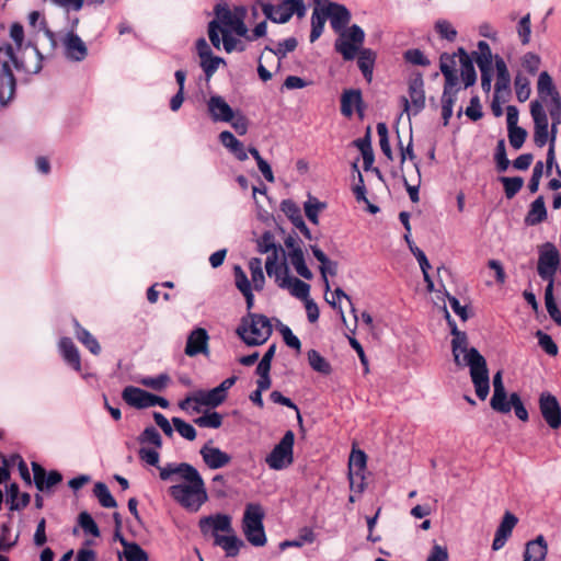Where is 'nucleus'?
<instances>
[{
  "mask_svg": "<svg viewBox=\"0 0 561 561\" xmlns=\"http://www.w3.org/2000/svg\"><path fill=\"white\" fill-rule=\"evenodd\" d=\"M159 477L162 481L176 482L169 488V495L188 512H198L208 501L203 477L187 462H169L159 468Z\"/></svg>",
  "mask_w": 561,
  "mask_h": 561,
  "instance_id": "1",
  "label": "nucleus"
},
{
  "mask_svg": "<svg viewBox=\"0 0 561 561\" xmlns=\"http://www.w3.org/2000/svg\"><path fill=\"white\" fill-rule=\"evenodd\" d=\"M444 311L453 334L451 352L454 362L460 368L469 367L476 394L480 400H485L490 392L486 360L477 348L469 346L467 334L458 330L446 308Z\"/></svg>",
  "mask_w": 561,
  "mask_h": 561,
  "instance_id": "2",
  "label": "nucleus"
},
{
  "mask_svg": "<svg viewBox=\"0 0 561 561\" xmlns=\"http://www.w3.org/2000/svg\"><path fill=\"white\" fill-rule=\"evenodd\" d=\"M19 59L11 45L0 47V108L8 105L15 93L13 69L26 75H36L42 69L43 56L36 46L26 45Z\"/></svg>",
  "mask_w": 561,
  "mask_h": 561,
  "instance_id": "3",
  "label": "nucleus"
},
{
  "mask_svg": "<svg viewBox=\"0 0 561 561\" xmlns=\"http://www.w3.org/2000/svg\"><path fill=\"white\" fill-rule=\"evenodd\" d=\"M245 16L244 7H234L231 10L227 3H218L215 7V19L208 24V36L213 46L219 49L222 44L227 53L242 51L243 44L233 35L247 37L249 31L244 24Z\"/></svg>",
  "mask_w": 561,
  "mask_h": 561,
  "instance_id": "4",
  "label": "nucleus"
},
{
  "mask_svg": "<svg viewBox=\"0 0 561 561\" xmlns=\"http://www.w3.org/2000/svg\"><path fill=\"white\" fill-rule=\"evenodd\" d=\"M237 377L225 379L219 386L210 390H197L188 394L179 403L181 410L198 413L201 407L216 408L227 398V391L234 385Z\"/></svg>",
  "mask_w": 561,
  "mask_h": 561,
  "instance_id": "5",
  "label": "nucleus"
},
{
  "mask_svg": "<svg viewBox=\"0 0 561 561\" xmlns=\"http://www.w3.org/2000/svg\"><path fill=\"white\" fill-rule=\"evenodd\" d=\"M272 324L263 314L249 312L241 320L237 334L248 346L264 344L272 335Z\"/></svg>",
  "mask_w": 561,
  "mask_h": 561,
  "instance_id": "6",
  "label": "nucleus"
},
{
  "mask_svg": "<svg viewBox=\"0 0 561 561\" xmlns=\"http://www.w3.org/2000/svg\"><path fill=\"white\" fill-rule=\"evenodd\" d=\"M263 519L264 512L261 505L250 503L245 506L242 530L247 540L254 547H263L266 543Z\"/></svg>",
  "mask_w": 561,
  "mask_h": 561,
  "instance_id": "7",
  "label": "nucleus"
},
{
  "mask_svg": "<svg viewBox=\"0 0 561 561\" xmlns=\"http://www.w3.org/2000/svg\"><path fill=\"white\" fill-rule=\"evenodd\" d=\"M365 41L364 30L354 24L337 33L334 49L342 55L344 60H353L363 48Z\"/></svg>",
  "mask_w": 561,
  "mask_h": 561,
  "instance_id": "8",
  "label": "nucleus"
},
{
  "mask_svg": "<svg viewBox=\"0 0 561 561\" xmlns=\"http://www.w3.org/2000/svg\"><path fill=\"white\" fill-rule=\"evenodd\" d=\"M294 444L295 434L293 431H287L280 442L266 456L265 462L268 468L279 471L291 466L294 462Z\"/></svg>",
  "mask_w": 561,
  "mask_h": 561,
  "instance_id": "9",
  "label": "nucleus"
},
{
  "mask_svg": "<svg viewBox=\"0 0 561 561\" xmlns=\"http://www.w3.org/2000/svg\"><path fill=\"white\" fill-rule=\"evenodd\" d=\"M262 11L272 22L286 23L294 14L304 18L307 9L302 0H283L278 4L262 3Z\"/></svg>",
  "mask_w": 561,
  "mask_h": 561,
  "instance_id": "10",
  "label": "nucleus"
},
{
  "mask_svg": "<svg viewBox=\"0 0 561 561\" xmlns=\"http://www.w3.org/2000/svg\"><path fill=\"white\" fill-rule=\"evenodd\" d=\"M538 275L553 286L554 275L560 265V252L551 242H546L538 249Z\"/></svg>",
  "mask_w": 561,
  "mask_h": 561,
  "instance_id": "11",
  "label": "nucleus"
},
{
  "mask_svg": "<svg viewBox=\"0 0 561 561\" xmlns=\"http://www.w3.org/2000/svg\"><path fill=\"white\" fill-rule=\"evenodd\" d=\"M490 405L494 411L500 413H510L511 410L514 409L515 415L520 421L525 422L528 420V412L524 407L519 394L516 392L511 393L510 398H507L506 390H502L497 396L496 391H493Z\"/></svg>",
  "mask_w": 561,
  "mask_h": 561,
  "instance_id": "12",
  "label": "nucleus"
},
{
  "mask_svg": "<svg viewBox=\"0 0 561 561\" xmlns=\"http://www.w3.org/2000/svg\"><path fill=\"white\" fill-rule=\"evenodd\" d=\"M530 114L534 121V142L537 147L542 148L549 139L548 115L537 100L530 103Z\"/></svg>",
  "mask_w": 561,
  "mask_h": 561,
  "instance_id": "13",
  "label": "nucleus"
},
{
  "mask_svg": "<svg viewBox=\"0 0 561 561\" xmlns=\"http://www.w3.org/2000/svg\"><path fill=\"white\" fill-rule=\"evenodd\" d=\"M61 46L64 56L70 61L80 62L88 56V47L85 43L73 31L67 32L61 37Z\"/></svg>",
  "mask_w": 561,
  "mask_h": 561,
  "instance_id": "14",
  "label": "nucleus"
},
{
  "mask_svg": "<svg viewBox=\"0 0 561 561\" xmlns=\"http://www.w3.org/2000/svg\"><path fill=\"white\" fill-rule=\"evenodd\" d=\"M539 409L547 424L556 430L561 426V408L554 396L543 392L539 398Z\"/></svg>",
  "mask_w": 561,
  "mask_h": 561,
  "instance_id": "15",
  "label": "nucleus"
},
{
  "mask_svg": "<svg viewBox=\"0 0 561 561\" xmlns=\"http://www.w3.org/2000/svg\"><path fill=\"white\" fill-rule=\"evenodd\" d=\"M403 111L410 116L411 114L416 115L425 105V94L423 90V81L415 79L410 83L409 87V99L405 96L401 98Z\"/></svg>",
  "mask_w": 561,
  "mask_h": 561,
  "instance_id": "16",
  "label": "nucleus"
},
{
  "mask_svg": "<svg viewBox=\"0 0 561 561\" xmlns=\"http://www.w3.org/2000/svg\"><path fill=\"white\" fill-rule=\"evenodd\" d=\"M323 3L333 31L337 34L346 30V25L350 23L352 16L348 9L343 4H339L330 0H325Z\"/></svg>",
  "mask_w": 561,
  "mask_h": 561,
  "instance_id": "17",
  "label": "nucleus"
},
{
  "mask_svg": "<svg viewBox=\"0 0 561 561\" xmlns=\"http://www.w3.org/2000/svg\"><path fill=\"white\" fill-rule=\"evenodd\" d=\"M285 244L288 249L286 257L291 264V266L295 268L297 274L304 277L305 279H311L313 277V274L306 265L302 249L296 243V241L293 238H288L285 241Z\"/></svg>",
  "mask_w": 561,
  "mask_h": 561,
  "instance_id": "18",
  "label": "nucleus"
},
{
  "mask_svg": "<svg viewBox=\"0 0 561 561\" xmlns=\"http://www.w3.org/2000/svg\"><path fill=\"white\" fill-rule=\"evenodd\" d=\"M208 342L209 335L207 331L203 328H196L188 334L184 352L190 357L198 354L208 355Z\"/></svg>",
  "mask_w": 561,
  "mask_h": 561,
  "instance_id": "19",
  "label": "nucleus"
},
{
  "mask_svg": "<svg viewBox=\"0 0 561 561\" xmlns=\"http://www.w3.org/2000/svg\"><path fill=\"white\" fill-rule=\"evenodd\" d=\"M203 461L211 469H220L228 466L231 461V456L220 448L213 446L211 442L206 443L199 450Z\"/></svg>",
  "mask_w": 561,
  "mask_h": 561,
  "instance_id": "20",
  "label": "nucleus"
},
{
  "mask_svg": "<svg viewBox=\"0 0 561 561\" xmlns=\"http://www.w3.org/2000/svg\"><path fill=\"white\" fill-rule=\"evenodd\" d=\"M207 111L213 122L228 123L234 118V112L220 95H211L207 101Z\"/></svg>",
  "mask_w": 561,
  "mask_h": 561,
  "instance_id": "21",
  "label": "nucleus"
},
{
  "mask_svg": "<svg viewBox=\"0 0 561 561\" xmlns=\"http://www.w3.org/2000/svg\"><path fill=\"white\" fill-rule=\"evenodd\" d=\"M199 528L204 534L211 530L214 536L219 531L227 534L233 533L231 517L226 514H216L201 518Z\"/></svg>",
  "mask_w": 561,
  "mask_h": 561,
  "instance_id": "22",
  "label": "nucleus"
},
{
  "mask_svg": "<svg viewBox=\"0 0 561 561\" xmlns=\"http://www.w3.org/2000/svg\"><path fill=\"white\" fill-rule=\"evenodd\" d=\"M517 523L518 519L514 514L510 512H506L504 514L499 527L496 528L495 536L492 542V549L494 551H499L505 546L506 541L512 536L513 529L517 525Z\"/></svg>",
  "mask_w": 561,
  "mask_h": 561,
  "instance_id": "23",
  "label": "nucleus"
},
{
  "mask_svg": "<svg viewBox=\"0 0 561 561\" xmlns=\"http://www.w3.org/2000/svg\"><path fill=\"white\" fill-rule=\"evenodd\" d=\"M548 554V542L542 535L529 540L525 545L523 561H546Z\"/></svg>",
  "mask_w": 561,
  "mask_h": 561,
  "instance_id": "24",
  "label": "nucleus"
},
{
  "mask_svg": "<svg viewBox=\"0 0 561 561\" xmlns=\"http://www.w3.org/2000/svg\"><path fill=\"white\" fill-rule=\"evenodd\" d=\"M460 90L459 82L457 83H445L443 95H442V116L444 125H447L450 117L453 116L454 104L457 100V94Z\"/></svg>",
  "mask_w": 561,
  "mask_h": 561,
  "instance_id": "25",
  "label": "nucleus"
},
{
  "mask_svg": "<svg viewBox=\"0 0 561 561\" xmlns=\"http://www.w3.org/2000/svg\"><path fill=\"white\" fill-rule=\"evenodd\" d=\"M58 348L64 360L70 365L75 370H81V358L79 350L69 337H61L58 343Z\"/></svg>",
  "mask_w": 561,
  "mask_h": 561,
  "instance_id": "26",
  "label": "nucleus"
},
{
  "mask_svg": "<svg viewBox=\"0 0 561 561\" xmlns=\"http://www.w3.org/2000/svg\"><path fill=\"white\" fill-rule=\"evenodd\" d=\"M122 397L124 401L130 407L137 409H145L150 407L149 400L151 398V393L140 388L128 386L123 390Z\"/></svg>",
  "mask_w": 561,
  "mask_h": 561,
  "instance_id": "27",
  "label": "nucleus"
},
{
  "mask_svg": "<svg viewBox=\"0 0 561 561\" xmlns=\"http://www.w3.org/2000/svg\"><path fill=\"white\" fill-rule=\"evenodd\" d=\"M34 482L39 491H47L54 485L58 484L62 477L57 471H50L46 474L45 470L36 463H33Z\"/></svg>",
  "mask_w": 561,
  "mask_h": 561,
  "instance_id": "28",
  "label": "nucleus"
},
{
  "mask_svg": "<svg viewBox=\"0 0 561 561\" xmlns=\"http://www.w3.org/2000/svg\"><path fill=\"white\" fill-rule=\"evenodd\" d=\"M279 254L280 253L274 252V254L267 255L265 262L267 275L274 277L278 286L289 276L287 265L279 262Z\"/></svg>",
  "mask_w": 561,
  "mask_h": 561,
  "instance_id": "29",
  "label": "nucleus"
},
{
  "mask_svg": "<svg viewBox=\"0 0 561 561\" xmlns=\"http://www.w3.org/2000/svg\"><path fill=\"white\" fill-rule=\"evenodd\" d=\"M215 545L220 547L227 557L233 558L239 554L244 542L233 531L227 535L215 534Z\"/></svg>",
  "mask_w": 561,
  "mask_h": 561,
  "instance_id": "30",
  "label": "nucleus"
},
{
  "mask_svg": "<svg viewBox=\"0 0 561 561\" xmlns=\"http://www.w3.org/2000/svg\"><path fill=\"white\" fill-rule=\"evenodd\" d=\"M314 257L320 262V273L327 290L330 289L328 275L334 276L337 271V264L331 261L325 253L317 245H311Z\"/></svg>",
  "mask_w": 561,
  "mask_h": 561,
  "instance_id": "31",
  "label": "nucleus"
},
{
  "mask_svg": "<svg viewBox=\"0 0 561 561\" xmlns=\"http://www.w3.org/2000/svg\"><path fill=\"white\" fill-rule=\"evenodd\" d=\"M221 145L227 148L238 160L245 161L248 159V151L243 144L237 139L232 133L224 130L219 134Z\"/></svg>",
  "mask_w": 561,
  "mask_h": 561,
  "instance_id": "32",
  "label": "nucleus"
},
{
  "mask_svg": "<svg viewBox=\"0 0 561 561\" xmlns=\"http://www.w3.org/2000/svg\"><path fill=\"white\" fill-rule=\"evenodd\" d=\"M458 58L460 62V72L465 83V88H469L473 85L477 80V73L473 67L472 59L463 48L458 49Z\"/></svg>",
  "mask_w": 561,
  "mask_h": 561,
  "instance_id": "33",
  "label": "nucleus"
},
{
  "mask_svg": "<svg viewBox=\"0 0 561 561\" xmlns=\"http://www.w3.org/2000/svg\"><path fill=\"white\" fill-rule=\"evenodd\" d=\"M496 68V82H495V98L502 92L510 91L511 76L505 61L501 57L495 58Z\"/></svg>",
  "mask_w": 561,
  "mask_h": 561,
  "instance_id": "34",
  "label": "nucleus"
},
{
  "mask_svg": "<svg viewBox=\"0 0 561 561\" xmlns=\"http://www.w3.org/2000/svg\"><path fill=\"white\" fill-rule=\"evenodd\" d=\"M279 287L288 289L294 297L304 301L310 298V286L296 277L288 276L285 280H283Z\"/></svg>",
  "mask_w": 561,
  "mask_h": 561,
  "instance_id": "35",
  "label": "nucleus"
},
{
  "mask_svg": "<svg viewBox=\"0 0 561 561\" xmlns=\"http://www.w3.org/2000/svg\"><path fill=\"white\" fill-rule=\"evenodd\" d=\"M457 55L443 54L439 60V68L445 77V83H457L459 82L457 70H456V57Z\"/></svg>",
  "mask_w": 561,
  "mask_h": 561,
  "instance_id": "36",
  "label": "nucleus"
},
{
  "mask_svg": "<svg viewBox=\"0 0 561 561\" xmlns=\"http://www.w3.org/2000/svg\"><path fill=\"white\" fill-rule=\"evenodd\" d=\"M362 102V94L358 90H346L341 98V112L344 116L350 117L354 113V108L358 107Z\"/></svg>",
  "mask_w": 561,
  "mask_h": 561,
  "instance_id": "37",
  "label": "nucleus"
},
{
  "mask_svg": "<svg viewBox=\"0 0 561 561\" xmlns=\"http://www.w3.org/2000/svg\"><path fill=\"white\" fill-rule=\"evenodd\" d=\"M537 92L540 99L542 100H546V98L551 96V101H553L556 96H560L559 92L556 90L552 78L547 71H542L539 73L537 81Z\"/></svg>",
  "mask_w": 561,
  "mask_h": 561,
  "instance_id": "38",
  "label": "nucleus"
},
{
  "mask_svg": "<svg viewBox=\"0 0 561 561\" xmlns=\"http://www.w3.org/2000/svg\"><path fill=\"white\" fill-rule=\"evenodd\" d=\"M474 56L480 71L492 70L493 56L486 42L480 41L478 43V50L474 53Z\"/></svg>",
  "mask_w": 561,
  "mask_h": 561,
  "instance_id": "39",
  "label": "nucleus"
},
{
  "mask_svg": "<svg viewBox=\"0 0 561 561\" xmlns=\"http://www.w3.org/2000/svg\"><path fill=\"white\" fill-rule=\"evenodd\" d=\"M75 325L78 341L81 342L93 355H99L101 353V346L98 340L77 321H75Z\"/></svg>",
  "mask_w": 561,
  "mask_h": 561,
  "instance_id": "40",
  "label": "nucleus"
},
{
  "mask_svg": "<svg viewBox=\"0 0 561 561\" xmlns=\"http://www.w3.org/2000/svg\"><path fill=\"white\" fill-rule=\"evenodd\" d=\"M358 67L360 71L363 72L364 77L370 81L373 77V69L375 64L376 55L375 53L369 48H363L360 51H358Z\"/></svg>",
  "mask_w": 561,
  "mask_h": 561,
  "instance_id": "41",
  "label": "nucleus"
},
{
  "mask_svg": "<svg viewBox=\"0 0 561 561\" xmlns=\"http://www.w3.org/2000/svg\"><path fill=\"white\" fill-rule=\"evenodd\" d=\"M547 217V209L542 196L537 197L530 205V209L526 217L528 225H537L543 221Z\"/></svg>",
  "mask_w": 561,
  "mask_h": 561,
  "instance_id": "42",
  "label": "nucleus"
},
{
  "mask_svg": "<svg viewBox=\"0 0 561 561\" xmlns=\"http://www.w3.org/2000/svg\"><path fill=\"white\" fill-rule=\"evenodd\" d=\"M124 547V557L127 561H148L147 552L137 543L128 542L125 538L119 539Z\"/></svg>",
  "mask_w": 561,
  "mask_h": 561,
  "instance_id": "43",
  "label": "nucleus"
},
{
  "mask_svg": "<svg viewBox=\"0 0 561 561\" xmlns=\"http://www.w3.org/2000/svg\"><path fill=\"white\" fill-rule=\"evenodd\" d=\"M308 363L310 367L322 375H330L332 367L330 363L316 350H310L307 353Z\"/></svg>",
  "mask_w": 561,
  "mask_h": 561,
  "instance_id": "44",
  "label": "nucleus"
},
{
  "mask_svg": "<svg viewBox=\"0 0 561 561\" xmlns=\"http://www.w3.org/2000/svg\"><path fill=\"white\" fill-rule=\"evenodd\" d=\"M256 249L262 254L284 253L280 247L275 244L274 236L271 232H264L256 241Z\"/></svg>",
  "mask_w": 561,
  "mask_h": 561,
  "instance_id": "45",
  "label": "nucleus"
},
{
  "mask_svg": "<svg viewBox=\"0 0 561 561\" xmlns=\"http://www.w3.org/2000/svg\"><path fill=\"white\" fill-rule=\"evenodd\" d=\"M249 270L251 272V278L254 289H263L265 278L262 268V260L259 257H252L249 262Z\"/></svg>",
  "mask_w": 561,
  "mask_h": 561,
  "instance_id": "46",
  "label": "nucleus"
},
{
  "mask_svg": "<svg viewBox=\"0 0 561 561\" xmlns=\"http://www.w3.org/2000/svg\"><path fill=\"white\" fill-rule=\"evenodd\" d=\"M93 493L103 507L113 508V507L117 506L115 499L111 494V492L105 483H103V482L95 483Z\"/></svg>",
  "mask_w": 561,
  "mask_h": 561,
  "instance_id": "47",
  "label": "nucleus"
},
{
  "mask_svg": "<svg viewBox=\"0 0 561 561\" xmlns=\"http://www.w3.org/2000/svg\"><path fill=\"white\" fill-rule=\"evenodd\" d=\"M367 457L360 449H353L348 459V473H364Z\"/></svg>",
  "mask_w": 561,
  "mask_h": 561,
  "instance_id": "48",
  "label": "nucleus"
},
{
  "mask_svg": "<svg viewBox=\"0 0 561 561\" xmlns=\"http://www.w3.org/2000/svg\"><path fill=\"white\" fill-rule=\"evenodd\" d=\"M516 98L519 102H525L529 99L531 89L530 81L522 73H517L514 80Z\"/></svg>",
  "mask_w": 561,
  "mask_h": 561,
  "instance_id": "49",
  "label": "nucleus"
},
{
  "mask_svg": "<svg viewBox=\"0 0 561 561\" xmlns=\"http://www.w3.org/2000/svg\"><path fill=\"white\" fill-rule=\"evenodd\" d=\"M282 210L291 220L293 225L298 229L304 226L305 221L301 216L300 208L293 201H283Z\"/></svg>",
  "mask_w": 561,
  "mask_h": 561,
  "instance_id": "50",
  "label": "nucleus"
},
{
  "mask_svg": "<svg viewBox=\"0 0 561 561\" xmlns=\"http://www.w3.org/2000/svg\"><path fill=\"white\" fill-rule=\"evenodd\" d=\"M297 39L295 37H288L283 42H279L275 48L265 47V51H270L275 55L279 60L285 58L290 51H294L297 47Z\"/></svg>",
  "mask_w": 561,
  "mask_h": 561,
  "instance_id": "51",
  "label": "nucleus"
},
{
  "mask_svg": "<svg viewBox=\"0 0 561 561\" xmlns=\"http://www.w3.org/2000/svg\"><path fill=\"white\" fill-rule=\"evenodd\" d=\"M546 308L549 316L558 323L561 324V311L559 310L553 298V286L548 284L545 290Z\"/></svg>",
  "mask_w": 561,
  "mask_h": 561,
  "instance_id": "52",
  "label": "nucleus"
},
{
  "mask_svg": "<svg viewBox=\"0 0 561 561\" xmlns=\"http://www.w3.org/2000/svg\"><path fill=\"white\" fill-rule=\"evenodd\" d=\"M194 422L201 427L219 428L222 424V416L213 411L195 419Z\"/></svg>",
  "mask_w": 561,
  "mask_h": 561,
  "instance_id": "53",
  "label": "nucleus"
},
{
  "mask_svg": "<svg viewBox=\"0 0 561 561\" xmlns=\"http://www.w3.org/2000/svg\"><path fill=\"white\" fill-rule=\"evenodd\" d=\"M377 134L379 137V146L382 151V153L389 159L392 160V151L389 142V136H388V127L386 123H378L377 124Z\"/></svg>",
  "mask_w": 561,
  "mask_h": 561,
  "instance_id": "54",
  "label": "nucleus"
},
{
  "mask_svg": "<svg viewBox=\"0 0 561 561\" xmlns=\"http://www.w3.org/2000/svg\"><path fill=\"white\" fill-rule=\"evenodd\" d=\"M172 423L175 431L185 439L194 440L196 438V430L190 423H186L180 417H173Z\"/></svg>",
  "mask_w": 561,
  "mask_h": 561,
  "instance_id": "55",
  "label": "nucleus"
},
{
  "mask_svg": "<svg viewBox=\"0 0 561 561\" xmlns=\"http://www.w3.org/2000/svg\"><path fill=\"white\" fill-rule=\"evenodd\" d=\"M139 382L145 387L161 391L170 382V377L167 374H160L157 377H144Z\"/></svg>",
  "mask_w": 561,
  "mask_h": 561,
  "instance_id": "56",
  "label": "nucleus"
},
{
  "mask_svg": "<svg viewBox=\"0 0 561 561\" xmlns=\"http://www.w3.org/2000/svg\"><path fill=\"white\" fill-rule=\"evenodd\" d=\"M139 442L141 444L153 445L156 448H160L162 446L161 435L153 426H149L144 430V432L139 436Z\"/></svg>",
  "mask_w": 561,
  "mask_h": 561,
  "instance_id": "57",
  "label": "nucleus"
},
{
  "mask_svg": "<svg viewBox=\"0 0 561 561\" xmlns=\"http://www.w3.org/2000/svg\"><path fill=\"white\" fill-rule=\"evenodd\" d=\"M501 182L504 185V191H505V195L507 198L514 197L519 192V190L522 188L523 183H524L523 179L518 178V176H516V178L503 176V178H501Z\"/></svg>",
  "mask_w": 561,
  "mask_h": 561,
  "instance_id": "58",
  "label": "nucleus"
},
{
  "mask_svg": "<svg viewBox=\"0 0 561 561\" xmlns=\"http://www.w3.org/2000/svg\"><path fill=\"white\" fill-rule=\"evenodd\" d=\"M522 67L529 72L530 75H535L541 64V58L539 55L535 53H526L520 59Z\"/></svg>",
  "mask_w": 561,
  "mask_h": 561,
  "instance_id": "59",
  "label": "nucleus"
},
{
  "mask_svg": "<svg viewBox=\"0 0 561 561\" xmlns=\"http://www.w3.org/2000/svg\"><path fill=\"white\" fill-rule=\"evenodd\" d=\"M435 30L440 37L453 42L457 36L456 28L447 20H437L435 23Z\"/></svg>",
  "mask_w": 561,
  "mask_h": 561,
  "instance_id": "60",
  "label": "nucleus"
},
{
  "mask_svg": "<svg viewBox=\"0 0 561 561\" xmlns=\"http://www.w3.org/2000/svg\"><path fill=\"white\" fill-rule=\"evenodd\" d=\"M79 525L81 526L85 534H90L94 537L100 536L99 527L89 513L82 512L79 515Z\"/></svg>",
  "mask_w": 561,
  "mask_h": 561,
  "instance_id": "61",
  "label": "nucleus"
},
{
  "mask_svg": "<svg viewBox=\"0 0 561 561\" xmlns=\"http://www.w3.org/2000/svg\"><path fill=\"white\" fill-rule=\"evenodd\" d=\"M220 65H225V60L221 57L213 55L208 58H204V60H201V67L204 70L207 79L213 77V75L218 70Z\"/></svg>",
  "mask_w": 561,
  "mask_h": 561,
  "instance_id": "62",
  "label": "nucleus"
},
{
  "mask_svg": "<svg viewBox=\"0 0 561 561\" xmlns=\"http://www.w3.org/2000/svg\"><path fill=\"white\" fill-rule=\"evenodd\" d=\"M517 33L520 38L523 45H527L530 41L531 34V24H530V15L526 14L523 16L517 25Z\"/></svg>",
  "mask_w": 561,
  "mask_h": 561,
  "instance_id": "63",
  "label": "nucleus"
},
{
  "mask_svg": "<svg viewBox=\"0 0 561 561\" xmlns=\"http://www.w3.org/2000/svg\"><path fill=\"white\" fill-rule=\"evenodd\" d=\"M536 336L538 337V343L545 352L551 356H556L558 354V346L553 342L550 335L543 333L542 331H537Z\"/></svg>",
  "mask_w": 561,
  "mask_h": 561,
  "instance_id": "64",
  "label": "nucleus"
}]
</instances>
